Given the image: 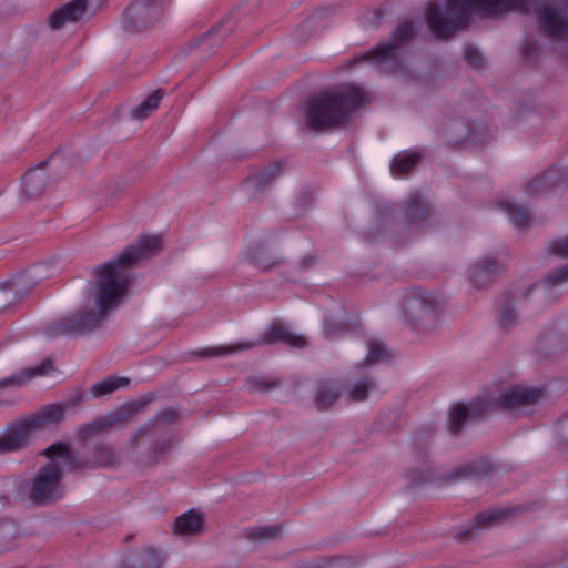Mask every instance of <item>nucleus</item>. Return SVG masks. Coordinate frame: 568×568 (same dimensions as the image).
Returning a JSON list of instances; mask_svg holds the SVG:
<instances>
[{"mask_svg": "<svg viewBox=\"0 0 568 568\" xmlns=\"http://www.w3.org/2000/svg\"><path fill=\"white\" fill-rule=\"evenodd\" d=\"M516 10L534 11L545 31L554 38L568 34V2L545 0H446L444 7L428 6L426 21L432 32L442 38L463 28L475 14L497 16Z\"/></svg>", "mask_w": 568, "mask_h": 568, "instance_id": "f257e3e1", "label": "nucleus"}, {"mask_svg": "<svg viewBox=\"0 0 568 568\" xmlns=\"http://www.w3.org/2000/svg\"><path fill=\"white\" fill-rule=\"evenodd\" d=\"M159 235H142L136 243L125 248L112 263L102 266L93 286V301L83 310L71 314L62 325L65 333H82L91 328L100 317L115 308L128 293L130 275L128 268L139 260L160 250Z\"/></svg>", "mask_w": 568, "mask_h": 568, "instance_id": "f03ea898", "label": "nucleus"}, {"mask_svg": "<svg viewBox=\"0 0 568 568\" xmlns=\"http://www.w3.org/2000/svg\"><path fill=\"white\" fill-rule=\"evenodd\" d=\"M366 101L367 94L362 88L351 84L312 98L306 109L307 125L323 129L338 124L352 110Z\"/></svg>", "mask_w": 568, "mask_h": 568, "instance_id": "7ed1b4c3", "label": "nucleus"}, {"mask_svg": "<svg viewBox=\"0 0 568 568\" xmlns=\"http://www.w3.org/2000/svg\"><path fill=\"white\" fill-rule=\"evenodd\" d=\"M44 455L47 462L24 487L26 494L34 503L59 498L63 489L62 475L72 466L70 450L64 444L51 445Z\"/></svg>", "mask_w": 568, "mask_h": 568, "instance_id": "20e7f679", "label": "nucleus"}, {"mask_svg": "<svg viewBox=\"0 0 568 568\" xmlns=\"http://www.w3.org/2000/svg\"><path fill=\"white\" fill-rule=\"evenodd\" d=\"M61 414L60 406L51 405L30 420L11 426L0 437V452H14L22 448L30 440L34 426L57 422Z\"/></svg>", "mask_w": 568, "mask_h": 568, "instance_id": "39448f33", "label": "nucleus"}, {"mask_svg": "<svg viewBox=\"0 0 568 568\" xmlns=\"http://www.w3.org/2000/svg\"><path fill=\"white\" fill-rule=\"evenodd\" d=\"M171 1L139 0L128 8L126 16L131 19L134 28H145L163 20Z\"/></svg>", "mask_w": 568, "mask_h": 568, "instance_id": "423d86ee", "label": "nucleus"}, {"mask_svg": "<svg viewBox=\"0 0 568 568\" xmlns=\"http://www.w3.org/2000/svg\"><path fill=\"white\" fill-rule=\"evenodd\" d=\"M87 11L84 0H72L57 8L49 17L48 23L52 30H62L79 22Z\"/></svg>", "mask_w": 568, "mask_h": 568, "instance_id": "0eeeda50", "label": "nucleus"}, {"mask_svg": "<svg viewBox=\"0 0 568 568\" xmlns=\"http://www.w3.org/2000/svg\"><path fill=\"white\" fill-rule=\"evenodd\" d=\"M540 396V389L516 385L499 395L498 404L503 407L510 408L524 403L536 402Z\"/></svg>", "mask_w": 568, "mask_h": 568, "instance_id": "6e6552de", "label": "nucleus"}, {"mask_svg": "<svg viewBox=\"0 0 568 568\" xmlns=\"http://www.w3.org/2000/svg\"><path fill=\"white\" fill-rule=\"evenodd\" d=\"M496 206L517 227H524L529 222L528 207L519 204L509 195H501L496 201Z\"/></svg>", "mask_w": 568, "mask_h": 568, "instance_id": "1a4fd4ad", "label": "nucleus"}, {"mask_svg": "<svg viewBox=\"0 0 568 568\" xmlns=\"http://www.w3.org/2000/svg\"><path fill=\"white\" fill-rule=\"evenodd\" d=\"M204 528L203 515L194 509L178 517L173 524V532L180 536L200 534Z\"/></svg>", "mask_w": 568, "mask_h": 568, "instance_id": "9d476101", "label": "nucleus"}, {"mask_svg": "<svg viewBox=\"0 0 568 568\" xmlns=\"http://www.w3.org/2000/svg\"><path fill=\"white\" fill-rule=\"evenodd\" d=\"M419 160V154L416 151H404L396 154L390 163V173L394 178L400 179L414 166Z\"/></svg>", "mask_w": 568, "mask_h": 568, "instance_id": "9b49d317", "label": "nucleus"}, {"mask_svg": "<svg viewBox=\"0 0 568 568\" xmlns=\"http://www.w3.org/2000/svg\"><path fill=\"white\" fill-rule=\"evenodd\" d=\"M162 556L155 550H141L132 554L126 560V568H159Z\"/></svg>", "mask_w": 568, "mask_h": 568, "instance_id": "f8f14e48", "label": "nucleus"}, {"mask_svg": "<svg viewBox=\"0 0 568 568\" xmlns=\"http://www.w3.org/2000/svg\"><path fill=\"white\" fill-rule=\"evenodd\" d=\"M163 93L158 90L144 99L139 105L132 109L131 116L136 120L148 118L154 110L158 109Z\"/></svg>", "mask_w": 568, "mask_h": 568, "instance_id": "ddd939ff", "label": "nucleus"}, {"mask_svg": "<svg viewBox=\"0 0 568 568\" xmlns=\"http://www.w3.org/2000/svg\"><path fill=\"white\" fill-rule=\"evenodd\" d=\"M129 384V379L125 377H108L91 388L93 396H101L110 394L116 389L123 388Z\"/></svg>", "mask_w": 568, "mask_h": 568, "instance_id": "4468645a", "label": "nucleus"}, {"mask_svg": "<svg viewBox=\"0 0 568 568\" xmlns=\"http://www.w3.org/2000/svg\"><path fill=\"white\" fill-rule=\"evenodd\" d=\"M473 413V407L467 404H456L452 406L449 410L450 427L454 430L460 429L465 422H467L471 417Z\"/></svg>", "mask_w": 568, "mask_h": 568, "instance_id": "2eb2a0df", "label": "nucleus"}, {"mask_svg": "<svg viewBox=\"0 0 568 568\" xmlns=\"http://www.w3.org/2000/svg\"><path fill=\"white\" fill-rule=\"evenodd\" d=\"M50 367V364L43 363L38 367L27 369L19 375H13L0 381V388L6 386H19L27 382V379L32 375H43L47 369Z\"/></svg>", "mask_w": 568, "mask_h": 568, "instance_id": "dca6fc26", "label": "nucleus"}, {"mask_svg": "<svg viewBox=\"0 0 568 568\" xmlns=\"http://www.w3.org/2000/svg\"><path fill=\"white\" fill-rule=\"evenodd\" d=\"M389 352L379 339H371L367 345L366 364L379 363L388 359Z\"/></svg>", "mask_w": 568, "mask_h": 568, "instance_id": "f3484780", "label": "nucleus"}, {"mask_svg": "<svg viewBox=\"0 0 568 568\" xmlns=\"http://www.w3.org/2000/svg\"><path fill=\"white\" fill-rule=\"evenodd\" d=\"M43 180V172L41 169L33 170L30 173H28L23 181L22 186L28 196H32L41 191L42 185L41 182Z\"/></svg>", "mask_w": 568, "mask_h": 568, "instance_id": "a211bd4d", "label": "nucleus"}, {"mask_svg": "<svg viewBox=\"0 0 568 568\" xmlns=\"http://www.w3.org/2000/svg\"><path fill=\"white\" fill-rule=\"evenodd\" d=\"M395 55V48L390 43L378 45L366 55V59L373 64H382Z\"/></svg>", "mask_w": 568, "mask_h": 568, "instance_id": "6ab92c4d", "label": "nucleus"}, {"mask_svg": "<svg viewBox=\"0 0 568 568\" xmlns=\"http://www.w3.org/2000/svg\"><path fill=\"white\" fill-rule=\"evenodd\" d=\"M555 182L552 173H547L534 179L526 189V193L531 196L540 195L550 184Z\"/></svg>", "mask_w": 568, "mask_h": 568, "instance_id": "aec40b11", "label": "nucleus"}, {"mask_svg": "<svg viewBox=\"0 0 568 568\" xmlns=\"http://www.w3.org/2000/svg\"><path fill=\"white\" fill-rule=\"evenodd\" d=\"M374 383L366 379L361 381L351 387L349 396L355 400H362L367 398L374 392Z\"/></svg>", "mask_w": 568, "mask_h": 568, "instance_id": "412c9836", "label": "nucleus"}, {"mask_svg": "<svg viewBox=\"0 0 568 568\" xmlns=\"http://www.w3.org/2000/svg\"><path fill=\"white\" fill-rule=\"evenodd\" d=\"M338 394V388L334 384L325 385L317 392L316 402L323 407L328 406L335 400Z\"/></svg>", "mask_w": 568, "mask_h": 568, "instance_id": "4be33fe9", "label": "nucleus"}, {"mask_svg": "<svg viewBox=\"0 0 568 568\" xmlns=\"http://www.w3.org/2000/svg\"><path fill=\"white\" fill-rule=\"evenodd\" d=\"M568 282V264L552 271L544 281L542 285L556 286Z\"/></svg>", "mask_w": 568, "mask_h": 568, "instance_id": "5701e85b", "label": "nucleus"}, {"mask_svg": "<svg viewBox=\"0 0 568 568\" xmlns=\"http://www.w3.org/2000/svg\"><path fill=\"white\" fill-rule=\"evenodd\" d=\"M496 270L497 265L494 260H483L474 265L471 276L475 281H478L481 275L494 273Z\"/></svg>", "mask_w": 568, "mask_h": 568, "instance_id": "b1692460", "label": "nucleus"}, {"mask_svg": "<svg viewBox=\"0 0 568 568\" xmlns=\"http://www.w3.org/2000/svg\"><path fill=\"white\" fill-rule=\"evenodd\" d=\"M550 250L557 256L568 258V236L554 240L550 243Z\"/></svg>", "mask_w": 568, "mask_h": 568, "instance_id": "393cba45", "label": "nucleus"}, {"mask_svg": "<svg viewBox=\"0 0 568 568\" xmlns=\"http://www.w3.org/2000/svg\"><path fill=\"white\" fill-rule=\"evenodd\" d=\"M414 32L413 23L406 21L403 24H400L395 31H394V39L398 42L404 41L408 37H410Z\"/></svg>", "mask_w": 568, "mask_h": 568, "instance_id": "a878e982", "label": "nucleus"}, {"mask_svg": "<svg viewBox=\"0 0 568 568\" xmlns=\"http://www.w3.org/2000/svg\"><path fill=\"white\" fill-rule=\"evenodd\" d=\"M423 200L420 194H412L407 202V211H412V216L417 217L419 213L423 211Z\"/></svg>", "mask_w": 568, "mask_h": 568, "instance_id": "bb28decb", "label": "nucleus"}, {"mask_svg": "<svg viewBox=\"0 0 568 568\" xmlns=\"http://www.w3.org/2000/svg\"><path fill=\"white\" fill-rule=\"evenodd\" d=\"M499 517L497 511L483 513L476 518V526L484 527L486 523H490Z\"/></svg>", "mask_w": 568, "mask_h": 568, "instance_id": "cd10ccee", "label": "nucleus"}, {"mask_svg": "<svg viewBox=\"0 0 568 568\" xmlns=\"http://www.w3.org/2000/svg\"><path fill=\"white\" fill-rule=\"evenodd\" d=\"M23 282H24V276L23 275H20V276H18L16 278V281H14V283L12 285H13V287H14L17 293L21 292L20 287L22 286Z\"/></svg>", "mask_w": 568, "mask_h": 568, "instance_id": "c85d7f7f", "label": "nucleus"}, {"mask_svg": "<svg viewBox=\"0 0 568 568\" xmlns=\"http://www.w3.org/2000/svg\"><path fill=\"white\" fill-rule=\"evenodd\" d=\"M276 534V530L274 528H265L262 531V538H272Z\"/></svg>", "mask_w": 568, "mask_h": 568, "instance_id": "c756f323", "label": "nucleus"}, {"mask_svg": "<svg viewBox=\"0 0 568 568\" xmlns=\"http://www.w3.org/2000/svg\"><path fill=\"white\" fill-rule=\"evenodd\" d=\"M291 342L293 345L298 346V347L304 345V341L302 337H294Z\"/></svg>", "mask_w": 568, "mask_h": 568, "instance_id": "7c9ffc66", "label": "nucleus"}, {"mask_svg": "<svg viewBox=\"0 0 568 568\" xmlns=\"http://www.w3.org/2000/svg\"><path fill=\"white\" fill-rule=\"evenodd\" d=\"M503 320L507 324H510L513 322V320L508 316V313L506 311L503 314Z\"/></svg>", "mask_w": 568, "mask_h": 568, "instance_id": "2f4dec72", "label": "nucleus"}]
</instances>
